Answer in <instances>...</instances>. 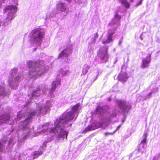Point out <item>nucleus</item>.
<instances>
[{"mask_svg":"<svg viewBox=\"0 0 160 160\" xmlns=\"http://www.w3.org/2000/svg\"><path fill=\"white\" fill-rule=\"evenodd\" d=\"M80 106L79 103L76 104L72 107L70 111H66L56 119L54 122L55 128H51V136L55 135V137L61 142L67 140L68 132L65 128L68 126L71 127V123L66 126L68 121L74 118L75 120L76 119L78 115V110Z\"/></svg>","mask_w":160,"mask_h":160,"instance_id":"f257e3e1","label":"nucleus"},{"mask_svg":"<svg viewBox=\"0 0 160 160\" xmlns=\"http://www.w3.org/2000/svg\"><path fill=\"white\" fill-rule=\"evenodd\" d=\"M116 102L118 106L115 107L113 111L108 113L106 118L105 121L108 122H111L116 117L118 112L127 113L131 108L130 105L124 101L117 100Z\"/></svg>","mask_w":160,"mask_h":160,"instance_id":"f03ea898","label":"nucleus"},{"mask_svg":"<svg viewBox=\"0 0 160 160\" xmlns=\"http://www.w3.org/2000/svg\"><path fill=\"white\" fill-rule=\"evenodd\" d=\"M120 18V16L116 14L112 21L109 24V28L108 35L106 39L103 41L102 43H108L112 42V36L115 32L114 31L118 28V26L120 25L119 20Z\"/></svg>","mask_w":160,"mask_h":160,"instance_id":"7ed1b4c3","label":"nucleus"},{"mask_svg":"<svg viewBox=\"0 0 160 160\" xmlns=\"http://www.w3.org/2000/svg\"><path fill=\"white\" fill-rule=\"evenodd\" d=\"M28 64L29 67L31 68V70L29 71V75L31 78L40 75L43 72L44 67L39 65L38 63L37 62L29 61Z\"/></svg>","mask_w":160,"mask_h":160,"instance_id":"20e7f679","label":"nucleus"},{"mask_svg":"<svg viewBox=\"0 0 160 160\" xmlns=\"http://www.w3.org/2000/svg\"><path fill=\"white\" fill-rule=\"evenodd\" d=\"M108 49L107 46L102 47L100 49L98 52V56L101 62L104 63L108 61Z\"/></svg>","mask_w":160,"mask_h":160,"instance_id":"39448f33","label":"nucleus"},{"mask_svg":"<svg viewBox=\"0 0 160 160\" xmlns=\"http://www.w3.org/2000/svg\"><path fill=\"white\" fill-rule=\"evenodd\" d=\"M31 34L32 39L35 41H37L40 40L42 38L44 32L41 28H37L32 30Z\"/></svg>","mask_w":160,"mask_h":160,"instance_id":"423d86ee","label":"nucleus"},{"mask_svg":"<svg viewBox=\"0 0 160 160\" xmlns=\"http://www.w3.org/2000/svg\"><path fill=\"white\" fill-rule=\"evenodd\" d=\"M147 137V133L145 132L143 135L142 138L141 140V143L138 145V150L140 152H141L142 153L144 147L146 146L145 144L146 143V139Z\"/></svg>","mask_w":160,"mask_h":160,"instance_id":"0eeeda50","label":"nucleus"},{"mask_svg":"<svg viewBox=\"0 0 160 160\" xmlns=\"http://www.w3.org/2000/svg\"><path fill=\"white\" fill-rule=\"evenodd\" d=\"M56 9L58 11L66 13V14L68 12V8L67 5L62 2H59L56 5Z\"/></svg>","mask_w":160,"mask_h":160,"instance_id":"6e6552de","label":"nucleus"},{"mask_svg":"<svg viewBox=\"0 0 160 160\" xmlns=\"http://www.w3.org/2000/svg\"><path fill=\"white\" fill-rule=\"evenodd\" d=\"M101 123L99 122H96L93 123L91 125L88 126L85 130V132H86L89 131L94 130L102 126Z\"/></svg>","mask_w":160,"mask_h":160,"instance_id":"1a4fd4ad","label":"nucleus"},{"mask_svg":"<svg viewBox=\"0 0 160 160\" xmlns=\"http://www.w3.org/2000/svg\"><path fill=\"white\" fill-rule=\"evenodd\" d=\"M150 62L151 54H149L146 58L142 59L141 67L142 68H145L148 67L149 66Z\"/></svg>","mask_w":160,"mask_h":160,"instance_id":"9d476101","label":"nucleus"},{"mask_svg":"<svg viewBox=\"0 0 160 160\" xmlns=\"http://www.w3.org/2000/svg\"><path fill=\"white\" fill-rule=\"evenodd\" d=\"M61 79L58 78L52 82V86L51 88V93L54 92L57 87L61 84Z\"/></svg>","mask_w":160,"mask_h":160,"instance_id":"9b49d317","label":"nucleus"},{"mask_svg":"<svg viewBox=\"0 0 160 160\" xmlns=\"http://www.w3.org/2000/svg\"><path fill=\"white\" fill-rule=\"evenodd\" d=\"M98 38V35L97 33H96L95 34L94 36L91 38V42H89L88 43V49L89 51H91L93 49V47L95 44L94 42Z\"/></svg>","mask_w":160,"mask_h":160,"instance_id":"f8f14e48","label":"nucleus"},{"mask_svg":"<svg viewBox=\"0 0 160 160\" xmlns=\"http://www.w3.org/2000/svg\"><path fill=\"white\" fill-rule=\"evenodd\" d=\"M72 49L71 47L66 48L59 54L58 57L59 58L67 57L69 54L71 52Z\"/></svg>","mask_w":160,"mask_h":160,"instance_id":"ddd939ff","label":"nucleus"},{"mask_svg":"<svg viewBox=\"0 0 160 160\" xmlns=\"http://www.w3.org/2000/svg\"><path fill=\"white\" fill-rule=\"evenodd\" d=\"M128 79V77L126 73L121 72L118 77L119 80L122 82H126Z\"/></svg>","mask_w":160,"mask_h":160,"instance_id":"4468645a","label":"nucleus"},{"mask_svg":"<svg viewBox=\"0 0 160 160\" xmlns=\"http://www.w3.org/2000/svg\"><path fill=\"white\" fill-rule=\"evenodd\" d=\"M71 73V72L68 70H65L64 69H61L59 70L58 74L59 76L62 75L63 76H65L69 75Z\"/></svg>","mask_w":160,"mask_h":160,"instance_id":"2eb2a0df","label":"nucleus"},{"mask_svg":"<svg viewBox=\"0 0 160 160\" xmlns=\"http://www.w3.org/2000/svg\"><path fill=\"white\" fill-rule=\"evenodd\" d=\"M30 119V118L28 117L25 119L24 122H20L21 125L22 126V128L24 129L29 124Z\"/></svg>","mask_w":160,"mask_h":160,"instance_id":"dca6fc26","label":"nucleus"},{"mask_svg":"<svg viewBox=\"0 0 160 160\" xmlns=\"http://www.w3.org/2000/svg\"><path fill=\"white\" fill-rule=\"evenodd\" d=\"M96 113L97 114L102 115L104 112L103 108L101 106H98L96 108Z\"/></svg>","mask_w":160,"mask_h":160,"instance_id":"f3484780","label":"nucleus"},{"mask_svg":"<svg viewBox=\"0 0 160 160\" xmlns=\"http://www.w3.org/2000/svg\"><path fill=\"white\" fill-rule=\"evenodd\" d=\"M90 68V66L86 64L84 65L82 68V73L83 75L86 74Z\"/></svg>","mask_w":160,"mask_h":160,"instance_id":"a211bd4d","label":"nucleus"},{"mask_svg":"<svg viewBox=\"0 0 160 160\" xmlns=\"http://www.w3.org/2000/svg\"><path fill=\"white\" fill-rule=\"evenodd\" d=\"M43 152L42 151H36L33 152V158H37L39 155H41Z\"/></svg>","mask_w":160,"mask_h":160,"instance_id":"6ab92c4d","label":"nucleus"},{"mask_svg":"<svg viewBox=\"0 0 160 160\" xmlns=\"http://www.w3.org/2000/svg\"><path fill=\"white\" fill-rule=\"evenodd\" d=\"M119 1L121 2L122 4L124 5L126 8H129L130 4L126 0H119Z\"/></svg>","mask_w":160,"mask_h":160,"instance_id":"aec40b11","label":"nucleus"},{"mask_svg":"<svg viewBox=\"0 0 160 160\" xmlns=\"http://www.w3.org/2000/svg\"><path fill=\"white\" fill-rule=\"evenodd\" d=\"M4 121H6L9 119L10 116L8 114H5L1 116Z\"/></svg>","mask_w":160,"mask_h":160,"instance_id":"412c9836","label":"nucleus"},{"mask_svg":"<svg viewBox=\"0 0 160 160\" xmlns=\"http://www.w3.org/2000/svg\"><path fill=\"white\" fill-rule=\"evenodd\" d=\"M99 74L98 72V71L95 70L93 73V76H94L93 78L92 79V80L93 81L96 80L98 77V76Z\"/></svg>","mask_w":160,"mask_h":160,"instance_id":"4be33fe9","label":"nucleus"},{"mask_svg":"<svg viewBox=\"0 0 160 160\" xmlns=\"http://www.w3.org/2000/svg\"><path fill=\"white\" fill-rule=\"evenodd\" d=\"M121 125H119L118 127L117 128V129L116 130H115L114 132H107L105 133V135L106 136H107L108 135H113V134L116 132V130H118L119 128L121 127Z\"/></svg>","mask_w":160,"mask_h":160,"instance_id":"5701e85b","label":"nucleus"},{"mask_svg":"<svg viewBox=\"0 0 160 160\" xmlns=\"http://www.w3.org/2000/svg\"><path fill=\"white\" fill-rule=\"evenodd\" d=\"M152 94L153 92H150L149 93L145 96V99H147L151 98L152 96Z\"/></svg>","mask_w":160,"mask_h":160,"instance_id":"b1692460","label":"nucleus"},{"mask_svg":"<svg viewBox=\"0 0 160 160\" xmlns=\"http://www.w3.org/2000/svg\"><path fill=\"white\" fill-rule=\"evenodd\" d=\"M7 18L10 20L12 19L13 18V14L12 13H9Z\"/></svg>","mask_w":160,"mask_h":160,"instance_id":"393cba45","label":"nucleus"},{"mask_svg":"<svg viewBox=\"0 0 160 160\" xmlns=\"http://www.w3.org/2000/svg\"><path fill=\"white\" fill-rule=\"evenodd\" d=\"M160 155L158 154L156 155L153 158L152 160H158V158L159 157Z\"/></svg>","mask_w":160,"mask_h":160,"instance_id":"a878e982","label":"nucleus"},{"mask_svg":"<svg viewBox=\"0 0 160 160\" xmlns=\"http://www.w3.org/2000/svg\"><path fill=\"white\" fill-rule=\"evenodd\" d=\"M158 90V88L157 87H156L155 88H153L151 92H153V93L155 92H157Z\"/></svg>","mask_w":160,"mask_h":160,"instance_id":"bb28decb","label":"nucleus"},{"mask_svg":"<svg viewBox=\"0 0 160 160\" xmlns=\"http://www.w3.org/2000/svg\"><path fill=\"white\" fill-rule=\"evenodd\" d=\"M13 7H14V6H13V5L9 6H8L7 8H6V10H8L11 9H12V8H13Z\"/></svg>","mask_w":160,"mask_h":160,"instance_id":"cd10ccee","label":"nucleus"},{"mask_svg":"<svg viewBox=\"0 0 160 160\" xmlns=\"http://www.w3.org/2000/svg\"><path fill=\"white\" fill-rule=\"evenodd\" d=\"M143 0H141V1L139 2H138L136 5V6H138L139 5L141 4Z\"/></svg>","mask_w":160,"mask_h":160,"instance_id":"c85d7f7f","label":"nucleus"},{"mask_svg":"<svg viewBox=\"0 0 160 160\" xmlns=\"http://www.w3.org/2000/svg\"><path fill=\"white\" fill-rule=\"evenodd\" d=\"M157 42L159 43H160V39L159 38H157Z\"/></svg>","mask_w":160,"mask_h":160,"instance_id":"c756f323","label":"nucleus"},{"mask_svg":"<svg viewBox=\"0 0 160 160\" xmlns=\"http://www.w3.org/2000/svg\"><path fill=\"white\" fill-rule=\"evenodd\" d=\"M48 142V141H45V142H44L43 143V145L45 146H46V145H45V144L47 143V142Z\"/></svg>","mask_w":160,"mask_h":160,"instance_id":"7c9ffc66","label":"nucleus"},{"mask_svg":"<svg viewBox=\"0 0 160 160\" xmlns=\"http://www.w3.org/2000/svg\"><path fill=\"white\" fill-rule=\"evenodd\" d=\"M122 42V41L121 40H120L119 41V44H120Z\"/></svg>","mask_w":160,"mask_h":160,"instance_id":"2f4dec72","label":"nucleus"},{"mask_svg":"<svg viewBox=\"0 0 160 160\" xmlns=\"http://www.w3.org/2000/svg\"><path fill=\"white\" fill-rule=\"evenodd\" d=\"M2 94V92H1V91H0V95H1Z\"/></svg>","mask_w":160,"mask_h":160,"instance_id":"473e14b6","label":"nucleus"},{"mask_svg":"<svg viewBox=\"0 0 160 160\" xmlns=\"http://www.w3.org/2000/svg\"><path fill=\"white\" fill-rule=\"evenodd\" d=\"M53 137H52V138L51 137V140L52 139H52H53L54 138H55L54 137L53 138H52Z\"/></svg>","mask_w":160,"mask_h":160,"instance_id":"72a5a7b5","label":"nucleus"},{"mask_svg":"<svg viewBox=\"0 0 160 160\" xmlns=\"http://www.w3.org/2000/svg\"><path fill=\"white\" fill-rule=\"evenodd\" d=\"M130 1L131 2H133V0H130Z\"/></svg>","mask_w":160,"mask_h":160,"instance_id":"f704fd0d","label":"nucleus"},{"mask_svg":"<svg viewBox=\"0 0 160 160\" xmlns=\"http://www.w3.org/2000/svg\"><path fill=\"white\" fill-rule=\"evenodd\" d=\"M108 101H110V98H108Z\"/></svg>","mask_w":160,"mask_h":160,"instance_id":"c9c22d12","label":"nucleus"},{"mask_svg":"<svg viewBox=\"0 0 160 160\" xmlns=\"http://www.w3.org/2000/svg\"><path fill=\"white\" fill-rule=\"evenodd\" d=\"M141 39L142 40V37H141Z\"/></svg>","mask_w":160,"mask_h":160,"instance_id":"e433bc0d","label":"nucleus"},{"mask_svg":"<svg viewBox=\"0 0 160 160\" xmlns=\"http://www.w3.org/2000/svg\"><path fill=\"white\" fill-rule=\"evenodd\" d=\"M124 120H122V122H124Z\"/></svg>","mask_w":160,"mask_h":160,"instance_id":"4c0bfd02","label":"nucleus"},{"mask_svg":"<svg viewBox=\"0 0 160 160\" xmlns=\"http://www.w3.org/2000/svg\"><path fill=\"white\" fill-rule=\"evenodd\" d=\"M66 15V14L64 16H65Z\"/></svg>","mask_w":160,"mask_h":160,"instance_id":"58836bf2","label":"nucleus"}]
</instances>
